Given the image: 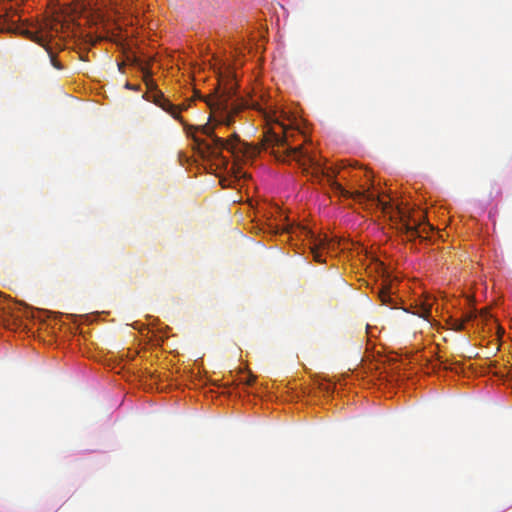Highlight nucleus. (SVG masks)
Masks as SVG:
<instances>
[{
	"mask_svg": "<svg viewBox=\"0 0 512 512\" xmlns=\"http://www.w3.org/2000/svg\"><path fill=\"white\" fill-rule=\"evenodd\" d=\"M453 329L456 331H461L464 329V321L456 320L453 324Z\"/></svg>",
	"mask_w": 512,
	"mask_h": 512,
	"instance_id": "f8f14e48",
	"label": "nucleus"
},
{
	"mask_svg": "<svg viewBox=\"0 0 512 512\" xmlns=\"http://www.w3.org/2000/svg\"><path fill=\"white\" fill-rule=\"evenodd\" d=\"M377 295L383 305H387L390 308H394L396 303L391 296V288L387 284H381V287L377 290Z\"/></svg>",
	"mask_w": 512,
	"mask_h": 512,
	"instance_id": "6e6552de",
	"label": "nucleus"
},
{
	"mask_svg": "<svg viewBox=\"0 0 512 512\" xmlns=\"http://www.w3.org/2000/svg\"><path fill=\"white\" fill-rule=\"evenodd\" d=\"M234 94V86L231 83L230 87H226L223 90L216 88L214 90L213 98L211 96L202 97L199 93L196 94V97L203 100L213 113H221L218 119L214 118L217 124L230 125L233 122V119L232 115L229 113V101L232 99Z\"/></svg>",
	"mask_w": 512,
	"mask_h": 512,
	"instance_id": "7ed1b4c3",
	"label": "nucleus"
},
{
	"mask_svg": "<svg viewBox=\"0 0 512 512\" xmlns=\"http://www.w3.org/2000/svg\"><path fill=\"white\" fill-rule=\"evenodd\" d=\"M125 88L129 89V90H133V91H139L140 90V86L139 85H134V84H131L129 82H126Z\"/></svg>",
	"mask_w": 512,
	"mask_h": 512,
	"instance_id": "ddd939ff",
	"label": "nucleus"
},
{
	"mask_svg": "<svg viewBox=\"0 0 512 512\" xmlns=\"http://www.w3.org/2000/svg\"><path fill=\"white\" fill-rule=\"evenodd\" d=\"M336 244L337 243L333 239H329L326 235L324 237H314L310 248L314 261L318 263H325L322 251L333 250L335 249Z\"/></svg>",
	"mask_w": 512,
	"mask_h": 512,
	"instance_id": "39448f33",
	"label": "nucleus"
},
{
	"mask_svg": "<svg viewBox=\"0 0 512 512\" xmlns=\"http://www.w3.org/2000/svg\"><path fill=\"white\" fill-rule=\"evenodd\" d=\"M280 129L281 132L268 130L265 133L262 142L264 150H269L279 162L289 163L295 161L302 168L303 172H308L311 169L314 176L322 175L329 177L328 171H326L314 153L305 149L302 144L292 146V134L288 130H284L282 126Z\"/></svg>",
	"mask_w": 512,
	"mask_h": 512,
	"instance_id": "f257e3e1",
	"label": "nucleus"
},
{
	"mask_svg": "<svg viewBox=\"0 0 512 512\" xmlns=\"http://www.w3.org/2000/svg\"><path fill=\"white\" fill-rule=\"evenodd\" d=\"M254 381H255V376H252V375H251V376H249V378L247 379L246 384H247V385H252V384L254 383Z\"/></svg>",
	"mask_w": 512,
	"mask_h": 512,
	"instance_id": "4468645a",
	"label": "nucleus"
},
{
	"mask_svg": "<svg viewBox=\"0 0 512 512\" xmlns=\"http://www.w3.org/2000/svg\"><path fill=\"white\" fill-rule=\"evenodd\" d=\"M430 313H431V308L430 306H427V305H424L421 310L419 312H417L416 314L419 316V317H422L424 319H427L429 316H430Z\"/></svg>",
	"mask_w": 512,
	"mask_h": 512,
	"instance_id": "9b49d317",
	"label": "nucleus"
},
{
	"mask_svg": "<svg viewBox=\"0 0 512 512\" xmlns=\"http://www.w3.org/2000/svg\"><path fill=\"white\" fill-rule=\"evenodd\" d=\"M342 194L344 196L351 197V198H353L355 200H358L360 202L363 201V200H374V196L373 195H367L365 192H361V191H356V192L350 193L348 191L343 190Z\"/></svg>",
	"mask_w": 512,
	"mask_h": 512,
	"instance_id": "9d476101",
	"label": "nucleus"
},
{
	"mask_svg": "<svg viewBox=\"0 0 512 512\" xmlns=\"http://www.w3.org/2000/svg\"><path fill=\"white\" fill-rule=\"evenodd\" d=\"M193 128L208 137V139H202L194 136L193 139L198 149L210 156L219 157L223 150L230 152L236 157H239L240 155L245 157H254L259 152L258 148L242 142L236 133L232 134V136L227 140L216 136L214 134V127L209 123Z\"/></svg>",
	"mask_w": 512,
	"mask_h": 512,
	"instance_id": "f03ea898",
	"label": "nucleus"
},
{
	"mask_svg": "<svg viewBox=\"0 0 512 512\" xmlns=\"http://www.w3.org/2000/svg\"><path fill=\"white\" fill-rule=\"evenodd\" d=\"M16 15V11H8L6 7L0 9V33L2 32H13L19 31V27L16 25V21L13 17Z\"/></svg>",
	"mask_w": 512,
	"mask_h": 512,
	"instance_id": "0eeeda50",
	"label": "nucleus"
},
{
	"mask_svg": "<svg viewBox=\"0 0 512 512\" xmlns=\"http://www.w3.org/2000/svg\"><path fill=\"white\" fill-rule=\"evenodd\" d=\"M143 72V81L150 91L151 95L146 99L148 101L153 102L155 105L159 106L162 110L170 114L174 119H177L182 122V118L180 116V112L183 109H186L185 106L181 107L178 105H174L167 98H165L164 94L157 89V84L152 79V73L149 69L142 68Z\"/></svg>",
	"mask_w": 512,
	"mask_h": 512,
	"instance_id": "20e7f679",
	"label": "nucleus"
},
{
	"mask_svg": "<svg viewBox=\"0 0 512 512\" xmlns=\"http://www.w3.org/2000/svg\"><path fill=\"white\" fill-rule=\"evenodd\" d=\"M21 33H24L25 36L30 39L31 41L43 46L50 58L51 65L57 69L62 70L63 65L56 59V54L51 50V48L48 46L47 38L46 36L40 35L37 32H32L29 30L21 31Z\"/></svg>",
	"mask_w": 512,
	"mask_h": 512,
	"instance_id": "423d86ee",
	"label": "nucleus"
},
{
	"mask_svg": "<svg viewBox=\"0 0 512 512\" xmlns=\"http://www.w3.org/2000/svg\"><path fill=\"white\" fill-rule=\"evenodd\" d=\"M401 231L406 235L408 240L415 239L421 236L420 225H411L408 222H404L401 225Z\"/></svg>",
	"mask_w": 512,
	"mask_h": 512,
	"instance_id": "1a4fd4ad",
	"label": "nucleus"
}]
</instances>
